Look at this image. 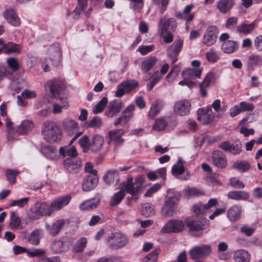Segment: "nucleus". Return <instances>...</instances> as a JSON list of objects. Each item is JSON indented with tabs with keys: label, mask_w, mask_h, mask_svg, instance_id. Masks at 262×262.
Returning a JSON list of instances; mask_svg holds the SVG:
<instances>
[{
	"label": "nucleus",
	"mask_w": 262,
	"mask_h": 262,
	"mask_svg": "<svg viewBox=\"0 0 262 262\" xmlns=\"http://www.w3.org/2000/svg\"><path fill=\"white\" fill-rule=\"evenodd\" d=\"M48 54L53 65L57 67L59 64L61 56L59 45L55 44L51 46L48 50Z\"/></svg>",
	"instance_id": "nucleus-21"
},
{
	"label": "nucleus",
	"mask_w": 262,
	"mask_h": 262,
	"mask_svg": "<svg viewBox=\"0 0 262 262\" xmlns=\"http://www.w3.org/2000/svg\"><path fill=\"white\" fill-rule=\"evenodd\" d=\"M71 199V196L68 194L59 197L53 201L50 204L52 211L53 212L55 210H59L64 206L68 205Z\"/></svg>",
	"instance_id": "nucleus-22"
},
{
	"label": "nucleus",
	"mask_w": 262,
	"mask_h": 262,
	"mask_svg": "<svg viewBox=\"0 0 262 262\" xmlns=\"http://www.w3.org/2000/svg\"><path fill=\"white\" fill-rule=\"evenodd\" d=\"M46 90H49L53 97L60 100H67L69 94L65 89V85L59 79H53L47 82Z\"/></svg>",
	"instance_id": "nucleus-3"
},
{
	"label": "nucleus",
	"mask_w": 262,
	"mask_h": 262,
	"mask_svg": "<svg viewBox=\"0 0 262 262\" xmlns=\"http://www.w3.org/2000/svg\"><path fill=\"white\" fill-rule=\"evenodd\" d=\"M234 5V0H220L217 2L216 7L219 11L223 14L228 12Z\"/></svg>",
	"instance_id": "nucleus-32"
},
{
	"label": "nucleus",
	"mask_w": 262,
	"mask_h": 262,
	"mask_svg": "<svg viewBox=\"0 0 262 262\" xmlns=\"http://www.w3.org/2000/svg\"><path fill=\"white\" fill-rule=\"evenodd\" d=\"M80 147L83 149L84 152H86L90 147V142L87 136H83L78 141Z\"/></svg>",
	"instance_id": "nucleus-57"
},
{
	"label": "nucleus",
	"mask_w": 262,
	"mask_h": 262,
	"mask_svg": "<svg viewBox=\"0 0 262 262\" xmlns=\"http://www.w3.org/2000/svg\"><path fill=\"white\" fill-rule=\"evenodd\" d=\"M42 135L49 143L59 142L61 138L62 132L58 125L50 120L46 121L42 124Z\"/></svg>",
	"instance_id": "nucleus-2"
},
{
	"label": "nucleus",
	"mask_w": 262,
	"mask_h": 262,
	"mask_svg": "<svg viewBox=\"0 0 262 262\" xmlns=\"http://www.w3.org/2000/svg\"><path fill=\"white\" fill-rule=\"evenodd\" d=\"M103 124L101 118L95 116L91 120L85 122V126L87 128H100Z\"/></svg>",
	"instance_id": "nucleus-50"
},
{
	"label": "nucleus",
	"mask_w": 262,
	"mask_h": 262,
	"mask_svg": "<svg viewBox=\"0 0 262 262\" xmlns=\"http://www.w3.org/2000/svg\"><path fill=\"white\" fill-rule=\"evenodd\" d=\"M250 164L245 161H238L234 162L233 167L239 172H246L250 168Z\"/></svg>",
	"instance_id": "nucleus-48"
},
{
	"label": "nucleus",
	"mask_w": 262,
	"mask_h": 262,
	"mask_svg": "<svg viewBox=\"0 0 262 262\" xmlns=\"http://www.w3.org/2000/svg\"><path fill=\"white\" fill-rule=\"evenodd\" d=\"M185 227V222L179 220L169 221L162 228L164 233H179L182 232Z\"/></svg>",
	"instance_id": "nucleus-13"
},
{
	"label": "nucleus",
	"mask_w": 262,
	"mask_h": 262,
	"mask_svg": "<svg viewBox=\"0 0 262 262\" xmlns=\"http://www.w3.org/2000/svg\"><path fill=\"white\" fill-rule=\"evenodd\" d=\"M212 253L210 245H203L194 247L189 252V256L193 259H198L209 256Z\"/></svg>",
	"instance_id": "nucleus-8"
},
{
	"label": "nucleus",
	"mask_w": 262,
	"mask_h": 262,
	"mask_svg": "<svg viewBox=\"0 0 262 262\" xmlns=\"http://www.w3.org/2000/svg\"><path fill=\"white\" fill-rule=\"evenodd\" d=\"M103 179L105 182L110 185L116 186L119 180V176L116 170H110L104 176Z\"/></svg>",
	"instance_id": "nucleus-25"
},
{
	"label": "nucleus",
	"mask_w": 262,
	"mask_h": 262,
	"mask_svg": "<svg viewBox=\"0 0 262 262\" xmlns=\"http://www.w3.org/2000/svg\"><path fill=\"white\" fill-rule=\"evenodd\" d=\"M9 226L11 229L13 230H16L21 227V220L16 212H11L10 217Z\"/></svg>",
	"instance_id": "nucleus-43"
},
{
	"label": "nucleus",
	"mask_w": 262,
	"mask_h": 262,
	"mask_svg": "<svg viewBox=\"0 0 262 262\" xmlns=\"http://www.w3.org/2000/svg\"><path fill=\"white\" fill-rule=\"evenodd\" d=\"M242 213V207L239 205L231 206L228 210L227 217L232 222L238 220Z\"/></svg>",
	"instance_id": "nucleus-29"
},
{
	"label": "nucleus",
	"mask_w": 262,
	"mask_h": 262,
	"mask_svg": "<svg viewBox=\"0 0 262 262\" xmlns=\"http://www.w3.org/2000/svg\"><path fill=\"white\" fill-rule=\"evenodd\" d=\"M9 79L10 80V82L9 85V89L12 91L18 92V91L21 89L19 80L15 78L14 75H13L11 78Z\"/></svg>",
	"instance_id": "nucleus-59"
},
{
	"label": "nucleus",
	"mask_w": 262,
	"mask_h": 262,
	"mask_svg": "<svg viewBox=\"0 0 262 262\" xmlns=\"http://www.w3.org/2000/svg\"><path fill=\"white\" fill-rule=\"evenodd\" d=\"M191 103L186 99L180 100L177 101L174 105V112L181 116L188 115L190 112Z\"/></svg>",
	"instance_id": "nucleus-15"
},
{
	"label": "nucleus",
	"mask_w": 262,
	"mask_h": 262,
	"mask_svg": "<svg viewBox=\"0 0 262 262\" xmlns=\"http://www.w3.org/2000/svg\"><path fill=\"white\" fill-rule=\"evenodd\" d=\"M88 0H78V5L72 13H68L67 15H72V17L75 19L79 18L82 12L84 11L87 7Z\"/></svg>",
	"instance_id": "nucleus-34"
},
{
	"label": "nucleus",
	"mask_w": 262,
	"mask_h": 262,
	"mask_svg": "<svg viewBox=\"0 0 262 262\" xmlns=\"http://www.w3.org/2000/svg\"><path fill=\"white\" fill-rule=\"evenodd\" d=\"M194 7L193 5H189L185 7L183 10L182 18L187 21H191L194 17V14L190 13L191 10Z\"/></svg>",
	"instance_id": "nucleus-53"
},
{
	"label": "nucleus",
	"mask_w": 262,
	"mask_h": 262,
	"mask_svg": "<svg viewBox=\"0 0 262 262\" xmlns=\"http://www.w3.org/2000/svg\"><path fill=\"white\" fill-rule=\"evenodd\" d=\"M183 44V41L181 39H178L175 40L172 45L167 48V54L172 64L177 61V56L181 51Z\"/></svg>",
	"instance_id": "nucleus-14"
},
{
	"label": "nucleus",
	"mask_w": 262,
	"mask_h": 262,
	"mask_svg": "<svg viewBox=\"0 0 262 262\" xmlns=\"http://www.w3.org/2000/svg\"><path fill=\"white\" fill-rule=\"evenodd\" d=\"M141 213L146 216H150L155 214L154 206L150 203H145L142 206Z\"/></svg>",
	"instance_id": "nucleus-54"
},
{
	"label": "nucleus",
	"mask_w": 262,
	"mask_h": 262,
	"mask_svg": "<svg viewBox=\"0 0 262 262\" xmlns=\"http://www.w3.org/2000/svg\"><path fill=\"white\" fill-rule=\"evenodd\" d=\"M108 247L113 250H118L126 246L129 243L128 236L121 231L110 234L106 239Z\"/></svg>",
	"instance_id": "nucleus-4"
},
{
	"label": "nucleus",
	"mask_w": 262,
	"mask_h": 262,
	"mask_svg": "<svg viewBox=\"0 0 262 262\" xmlns=\"http://www.w3.org/2000/svg\"><path fill=\"white\" fill-rule=\"evenodd\" d=\"M99 203L100 200L98 199L89 200L81 204L79 208L81 210H92L95 209Z\"/></svg>",
	"instance_id": "nucleus-41"
},
{
	"label": "nucleus",
	"mask_w": 262,
	"mask_h": 262,
	"mask_svg": "<svg viewBox=\"0 0 262 262\" xmlns=\"http://www.w3.org/2000/svg\"><path fill=\"white\" fill-rule=\"evenodd\" d=\"M98 184V177L97 174H88L82 184V189L84 191H89L95 188Z\"/></svg>",
	"instance_id": "nucleus-20"
},
{
	"label": "nucleus",
	"mask_w": 262,
	"mask_h": 262,
	"mask_svg": "<svg viewBox=\"0 0 262 262\" xmlns=\"http://www.w3.org/2000/svg\"><path fill=\"white\" fill-rule=\"evenodd\" d=\"M103 137L99 135H95L90 141V149L93 152H97L100 150L104 144Z\"/></svg>",
	"instance_id": "nucleus-24"
},
{
	"label": "nucleus",
	"mask_w": 262,
	"mask_h": 262,
	"mask_svg": "<svg viewBox=\"0 0 262 262\" xmlns=\"http://www.w3.org/2000/svg\"><path fill=\"white\" fill-rule=\"evenodd\" d=\"M215 75L213 73L210 72L207 74L203 81L200 83V90L201 96L205 97L207 96L206 88L210 86L215 82Z\"/></svg>",
	"instance_id": "nucleus-23"
},
{
	"label": "nucleus",
	"mask_w": 262,
	"mask_h": 262,
	"mask_svg": "<svg viewBox=\"0 0 262 262\" xmlns=\"http://www.w3.org/2000/svg\"><path fill=\"white\" fill-rule=\"evenodd\" d=\"M247 66L249 69L253 70L255 67L262 66V57L259 55L252 54L247 60Z\"/></svg>",
	"instance_id": "nucleus-35"
},
{
	"label": "nucleus",
	"mask_w": 262,
	"mask_h": 262,
	"mask_svg": "<svg viewBox=\"0 0 262 262\" xmlns=\"http://www.w3.org/2000/svg\"><path fill=\"white\" fill-rule=\"evenodd\" d=\"M215 114L210 106L199 108L198 111V120L203 125H207L213 121Z\"/></svg>",
	"instance_id": "nucleus-11"
},
{
	"label": "nucleus",
	"mask_w": 262,
	"mask_h": 262,
	"mask_svg": "<svg viewBox=\"0 0 262 262\" xmlns=\"http://www.w3.org/2000/svg\"><path fill=\"white\" fill-rule=\"evenodd\" d=\"M7 63L8 66L12 70V72L16 71L19 69V63L17 59L14 57H10L7 59Z\"/></svg>",
	"instance_id": "nucleus-62"
},
{
	"label": "nucleus",
	"mask_w": 262,
	"mask_h": 262,
	"mask_svg": "<svg viewBox=\"0 0 262 262\" xmlns=\"http://www.w3.org/2000/svg\"><path fill=\"white\" fill-rule=\"evenodd\" d=\"M217 32V28L215 26L208 27L204 33L203 43L207 46H211L213 45L216 41Z\"/></svg>",
	"instance_id": "nucleus-16"
},
{
	"label": "nucleus",
	"mask_w": 262,
	"mask_h": 262,
	"mask_svg": "<svg viewBox=\"0 0 262 262\" xmlns=\"http://www.w3.org/2000/svg\"><path fill=\"white\" fill-rule=\"evenodd\" d=\"M179 199L180 194L178 192L169 193V195L165 203L166 204V205H170L174 207L178 203Z\"/></svg>",
	"instance_id": "nucleus-52"
},
{
	"label": "nucleus",
	"mask_w": 262,
	"mask_h": 262,
	"mask_svg": "<svg viewBox=\"0 0 262 262\" xmlns=\"http://www.w3.org/2000/svg\"><path fill=\"white\" fill-rule=\"evenodd\" d=\"M255 28V23H252L250 24H246L244 23L238 25L236 28V31L239 33L248 34L252 32Z\"/></svg>",
	"instance_id": "nucleus-44"
},
{
	"label": "nucleus",
	"mask_w": 262,
	"mask_h": 262,
	"mask_svg": "<svg viewBox=\"0 0 262 262\" xmlns=\"http://www.w3.org/2000/svg\"><path fill=\"white\" fill-rule=\"evenodd\" d=\"M227 196L232 200H246L250 197V194L244 191H232L228 193Z\"/></svg>",
	"instance_id": "nucleus-38"
},
{
	"label": "nucleus",
	"mask_w": 262,
	"mask_h": 262,
	"mask_svg": "<svg viewBox=\"0 0 262 262\" xmlns=\"http://www.w3.org/2000/svg\"><path fill=\"white\" fill-rule=\"evenodd\" d=\"M163 106V102L160 100L154 102L150 107L148 116L149 119H153L161 111Z\"/></svg>",
	"instance_id": "nucleus-31"
},
{
	"label": "nucleus",
	"mask_w": 262,
	"mask_h": 262,
	"mask_svg": "<svg viewBox=\"0 0 262 262\" xmlns=\"http://www.w3.org/2000/svg\"><path fill=\"white\" fill-rule=\"evenodd\" d=\"M107 103V98L106 97H103L101 100L95 105L93 109V113L94 114H97L102 112Z\"/></svg>",
	"instance_id": "nucleus-51"
},
{
	"label": "nucleus",
	"mask_w": 262,
	"mask_h": 262,
	"mask_svg": "<svg viewBox=\"0 0 262 262\" xmlns=\"http://www.w3.org/2000/svg\"><path fill=\"white\" fill-rule=\"evenodd\" d=\"M29 242L32 245H37L40 242V234L39 230H35L29 236Z\"/></svg>",
	"instance_id": "nucleus-58"
},
{
	"label": "nucleus",
	"mask_w": 262,
	"mask_h": 262,
	"mask_svg": "<svg viewBox=\"0 0 262 262\" xmlns=\"http://www.w3.org/2000/svg\"><path fill=\"white\" fill-rule=\"evenodd\" d=\"M213 164L220 168H224L227 165V160L225 155L221 150H216L211 154Z\"/></svg>",
	"instance_id": "nucleus-18"
},
{
	"label": "nucleus",
	"mask_w": 262,
	"mask_h": 262,
	"mask_svg": "<svg viewBox=\"0 0 262 262\" xmlns=\"http://www.w3.org/2000/svg\"><path fill=\"white\" fill-rule=\"evenodd\" d=\"M59 151L61 156L63 157L69 156L68 158L74 159L78 155L76 147L74 146L61 147Z\"/></svg>",
	"instance_id": "nucleus-33"
},
{
	"label": "nucleus",
	"mask_w": 262,
	"mask_h": 262,
	"mask_svg": "<svg viewBox=\"0 0 262 262\" xmlns=\"http://www.w3.org/2000/svg\"><path fill=\"white\" fill-rule=\"evenodd\" d=\"M185 226L187 232L192 236L201 237L203 235L204 225L193 217H188L185 220Z\"/></svg>",
	"instance_id": "nucleus-5"
},
{
	"label": "nucleus",
	"mask_w": 262,
	"mask_h": 262,
	"mask_svg": "<svg viewBox=\"0 0 262 262\" xmlns=\"http://www.w3.org/2000/svg\"><path fill=\"white\" fill-rule=\"evenodd\" d=\"M123 129H114L108 132L107 135L109 138V144H113L114 145V150L122 146L124 143V139L122 136L124 134Z\"/></svg>",
	"instance_id": "nucleus-10"
},
{
	"label": "nucleus",
	"mask_w": 262,
	"mask_h": 262,
	"mask_svg": "<svg viewBox=\"0 0 262 262\" xmlns=\"http://www.w3.org/2000/svg\"><path fill=\"white\" fill-rule=\"evenodd\" d=\"M238 49L237 43L233 40H228L224 42L222 45V51L227 54H231L236 52Z\"/></svg>",
	"instance_id": "nucleus-37"
},
{
	"label": "nucleus",
	"mask_w": 262,
	"mask_h": 262,
	"mask_svg": "<svg viewBox=\"0 0 262 262\" xmlns=\"http://www.w3.org/2000/svg\"><path fill=\"white\" fill-rule=\"evenodd\" d=\"M41 151L47 158L51 160H56L58 159L56 149L53 146H46L43 147Z\"/></svg>",
	"instance_id": "nucleus-45"
},
{
	"label": "nucleus",
	"mask_w": 262,
	"mask_h": 262,
	"mask_svg": "<svg viewBox=\"0 0 262 262\" xmlns=\"http://www.w3.org/2000/svg\"><path fill=\"white\" fill-rule=\"evenodd\" d=\"M202 72L200 68H189L183 71L182 76L185 80H194L201 77Z\"/></svg>",
	"instance_id": "nucleus-28"
},
{
	"label": "nucleus",
	"mask_w": 262,
	"mask_h": 262,
	"mask_svg": "<svg viewBox=\"0 0 262 262\" xmlns=\"http://www.w3.org/2000/svg\"><path fill=\"white\" fill-rule=\"evenodd\" d=\"M143 183V179L141 177L137 178L134 182L133 178H128L126 182L122 184V186L120 190L112 196L110 203V205L115 206L118 205L124 197L125 192L132 195L138 194L141 190Z\"/></svg>",
	"instance_id": "nucleus-1"
},
{
	"label": "nucleus",
	"mask_w": 262,
	"mask_h": 262,
	"mask_svg": "<svg viewBox=\"0 0 262 262\" xmlns=\"http://www.w3.org/2000/svg\"><path fill=\"white\" fill-rule=\"evenodd\" d=\"M5 53L9 54L11 53L18 54L20 52V47L19 45L12 42H8L4 46Z\"/></svg>",
	"instance_id": "nucleus-47"
},
{
	"label": "nucleus",
	"mask_w": 262,
	"mask_h": 262,
	"mask_svg": "<svg viewBox=\"0 0 262 262\" xmlns=\"http://www.w3.org/2000/svg\"><path fill=\"white\" fill-rule=\"evenodd\" d=\"M206 58L209 61L214 62L218 60L219 56L213 49H211L206 53Z\"/></svg>",
	"instance_id": "nucleus-64"
},
{
	"label": "nucleus",
	"mask_w": 262,
	"mask_h": 262,
	"mask_svg": "<svg viewBox=\"0 0 262 262\" xmlns=\"http://www.w3.org/2000/svg\"><path fill=\"white\" fill-rule=\"evenodd\" d=\"M168 122L164 118H159L155 120L152 128L157 131H163L167 126Z\"/></svg>",
	"instance_id": "nucleus-49"
},
{
	"label": "nucleus",
	"mask_w": 262,
	"mask_h": 262,
	"mask_svg": "<svg viewBox=\"0 0 262 262\" xmlns=\"http://www.w3.org/2000/svg\"><path fill=\"white\" fill-rule=\"evenodd\" d=\"M34 128V124L30 120H24L21 123L15 126V132L20 135H25Z\"/></svg>",
	"instance_id": "nucleus-26"
},
{
	"label": "nucleus",
	"mask_w": 262,
	"mask_h": 262,
	"mask_svg": "<svg viewBox=\"0 0 262 262\" xmlns=\"http://www.w3.org/2000/svg\"><path fill=\"white\" fill-rule=\"evenodd\" d=\"M64 224L65 222L63 220H59L54 222L52 226H50L49 224H46V228L51 235L55 236L59 233Z\"/></svg>",
	"instance_id": "nucleus-30"
},
{
	"label": "nucleus",
	"mask_w": 262,
	"mask_h": 262,
	"mask_svg": "<svg viewBox=\"0 0 262 262\" xmlns=\"http://www.w3.org/2000/svg\"><path fill=\"white\" fill-rule=\"evenodd\" d=\"M13 75V72L8 70L6 67L0 66V83L5 77L11 79Z\"/></svg>",
	"instance_id": "nucleus-60"
},
{
	"label": "nucleus",
	"mask_w": 262,
	"mask_h": 262,
	"mask_svg": "<svg viewBox=\"0 0 262 262\" xmlns=\"http://www.w3.org/2000/svg\"><path fill=\"white\" fill-rule=\"evenodd\" d=\"M175 210L173 206L166 205L165 203L164 206L162 209V214L164 217H170L174 214Z\"/></svg>",
	"instance_id": "nucleus-61"
},
{
	"label": "nucleus",
	"mask_w": 262,
	"mask_h": 262,
	"mask_svg": "<svg viewBox=\"0 0 262 262\" xmlns=\"http://www.w3.org/2000/svg\"><path fill=\"white\" fill-rule=\"evenodd\" d=\"M183 161L181 158H179L177 163L173 165L171 168L172 174L176 177H179L184 171Z\"/></svg>",
	"instance_id": "nucleus-46"
},
{
	"label": "nucleus",
	"mask_w": 262,
	"mask_h": 262,
	"mask_svg": "<svg viewBox=\"0 0 262 262\" xmlns=\"http://www.w3.org/2000/svg\"><path fill=\"white\" fill-rule=\"evenodd\" d=\"M4 15L7 21L13 26L17 27L20 25V20L13 9H7L4 12Z\"/></svg>",
	"instance_id": "nucleus-27"
},
{
	"label": "nucleus",
	"mask_w": 262,
	"mask_h": 262,
	"mask_svg": "<svg viewBox=\"0 0 262 262\" xmlns=\"http://www.w3.org/2000/svg\"><path fill=\"white\" fill-rule=\"evenodd\" d=\"M233 259L236 262H249L250 255L245 250L236 251L233 254Z\"/></svg>",
	"instance_id": "nucleus-36"
},
{
	"label": "nucleus",
	"mask_w": 262,
	"mask_h": 262,
	"mask_svg": "<svg viewBox=\"0 0 262 262\" xmlns=\"http://www.w3.org/2000/svg\"><path fill=\"white\" fill-rule=\"evenodd\" d=\"M157 62V58L155 56L150 57L141 62V70L146 73L150 70Z\"/></svg>",
	"instance_id": "nucleus-39"
},
{
	"label": "nucleus",
	"mask_w": 262,
	"mask_h": 262,
	"mask_svg": "<svg viewBox=\"0 0 262 262\" xmlns=\"http://www.w3.org/2000/svg\"><path fill=\"white\" fill-rule=\"evenodd\" d=\"M238 106H239L242 112H252L254 109V106L252 103L246 101L241 102L239 103Z\"/></svg>",
	"instance_id": "nucleus-63"
},
{
	"label": "nucleus",
	"mask_w": 262,
	"mask_h": 262,
	"mask_svg": "<svg viewBox=\"0 0 262 262\" xmlns=\"http://www.w3.org/2000/svg\"><path fill=\"white\" fill-rule=\"evenodd\" d=\"M34 205L41 216L43 215L49 216L53 212L51 205H48L46 203L39 202L36 203Z\"/></svg>",
	"instance_id": "nucleus-40"
},
{
	"label": "nucleus",
	"mask_w": 262,
	"mask_h": 262,
	"mask_svg": "<svg viewBox=\"0 0 262 262\" xmlns=\"http://www.w3.org/2000/svg\"><path fill=\"white\" fill-rule=\"evenodd\" d=\"M123 105L121 101L118 100L111 101L107 109L105 112V115L111 118L119 113L123 108Z\"/></svg>",
	"instance_id": "nucleus-19"
},
{
	"label": "nucleus",
	"mask_w": 262,
	"mask_h": 262,
	"mask_svg": "<svg viewBox=\"0 0 262 262\" xmlns=\"http://www.w3.org/2000/svg\"><path fill=\"white\" fill-rule=\"evenodd\" d=\"M158 27V33L162 36L167 32L174 31L177 27V23L174 18L164 16L160 19Z\"/></svg>",
	"instance_id": "nucleus-7"
},
{
	"label": "nucleus",
	"mask_w": 262,
	"mask_h": 262,
	"mask_svg": "<svg viewBox=\"0 0 262 262\" xmlns=\"http://www.w3.org/2000/svg\"><path fill=\"white\" fill-rule=\"evenodd\" d=\"M62 125L68 135L74 136L70 142L71 144L83 134V131L79 130L77 123L73 120L64 119L62 122Z\"/></svg>",
	"instance_id": "nucleus-6"
},
{
	"label": "nucleus",
	"mask_w": 262,
	"mask_h": 262,
	"mask_svg": "<svg viewBox=\"0 0 262 262\" xmlns=\"http://www.w3.org/2000/svg\"><path fill=\"white\" fill-rule=\"evenodd\" d=\"M70 245V241L68 238L56 239L51 243L50 248L54 253L61 254L69 251Z\"/></svg>",
	"instance_id": "nucleus-12"
},
{
	"label": "nucleus",
	"mask_w": 262,
	"mask_h": 262,
	"mask_svg": "<svg viewBox=\"0 0 262 262\" xmlns=\"http://www.w3.org/2000/svg\"><path fill=\"white\" fill-rule=\"evenodd\" d=\"M40 216L35 205L27 211V217L29 221L37 220Z\"/></svg>",
	"instance_id": "nucleus-56"
},
{
	"label": "nucleus",
	"mask_w": 262,
	"mask_h": 262,
	"mask_svg": "<svg viewBox=\"0 0 262 262\" xmlns=\"http://www.w3.org/2000/svg\"><path fill=\"white\" fill-rule=\"evenodd\" d=\"M88 243L85 237H81L79 238L73 247L72 250L74 253L82 252L84 251Z\"/></svg>",
	"instance_id": "nucleus-42"
},
{
	"label": "nucleus",
	"mask_w": 262,
	"mask_h": 262,
	"mask_svg": "<svg viewBox=\"0 0 262 262\" xmlns=\"http://www.w3.org/2000/svg\"><path fill=\"white\" fill-rule=\"evenodd\" d=\"M160 250L155 249L147 255L143 259V262H157Z\"/></svg>",
	"instance_id": "nucleus-55"
},
{
	"label": "nucleus",
	"mask_w": 262,
	"mask_h": 262,
	"mask_svg": "<svg viewBox=\"0 0 262 262\" xmlns=\"http://www.w3.org/2000/svg\"><path fill=\"white\" fill-rule=\"evenodd\" d=\"M138 86V82L135 80H127L118 85L115 96L122 97L125 93H128Z\"/></svg>",
	"instance_id": "nucleus-9"
},
{
	"label": "nucleus",
	"mask_w": 262,
	"mask_h": 262,
	"mask_svg": "<svg viewBox=\"0 0 262 262\" xmlns=\"http://www.w3.org/2000/svg\"><path fill=\"white\" fill-rule=\"evenodd\" d=\"M63 167L69 173H77L81 169V162L78 159L67 158L63 162Z\"/></svg>",
	"instance_id": "nucleus-17"
}]
</instances>
